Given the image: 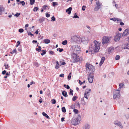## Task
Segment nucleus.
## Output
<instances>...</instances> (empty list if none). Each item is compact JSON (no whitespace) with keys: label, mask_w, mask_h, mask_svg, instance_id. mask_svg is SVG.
Listing matches in <instances>:
<instances>
[{"label":"nucleus","mask_w":129,"mask_h":129,"mask_svg":"<svg viewBox=\"0 0 129 129\" xmlns=\"http://www.w3.org/2000/svg\"><path fill=\"white\" fill-rule=\"evenodd\" d=\"M5 68L6 69H8L9 67L8 66V64L6 65V64H5Z\"/></svg>","instance_id":"13d9d810"},{"label":"nucleus","mask_w":129,"mask_h":129,"mask_svg":"<svg viewBox=\"0 0 129 129\" xmlns=\"http://www.w3.org/2000/svg\"><path fill=\"white\" fill-rule=\"evenodd\" d=\"M61 110L62 111L63 113H65L66 112V108L64 107H63L61 109Z\"/></svg>","instance_id":"2f4dec72"},{"label":"nucleus","mask_w":129,"mask_h":129,"mask_svg":"<svg viewBox=\"0 0 129 129\" xmlns=\"http://www.w3.org/2000/svg\"><path fill=\"white\" fill-rule=\"evenodd\" d=\"M30 4L31 5H33L35 2V0H29Z\"/></svg>","instance_id":"c756f323"},{"label":"nucleus","mask_w":129,"mask_h":129,"mask_svg":"<svg viewBox=\"0 0 129 129\" xmlns=\"http://www.w3.org/2000/svg\"><path fill=\"white\" fill-rule=\"evenodd\" d=\"M59 65L58 63V61H57L56 62V64L55 67V68L57 69H58L59 68Z\"/></svg>","instance_id":"a878e982"},{"label":"nucleus","mask_w":129,"mask_h":129,"mask_svg":"<svg viewBox=\"0 0 129 129\" xmlns=\"http://www.w3.org/2000/svg\"><path fill=\"white\" fill-rule=\"evenodd\" d=\"M110 19L111 20H113L114 21H115L116 20V18H110Z\"/></svg>","instance_id":"3c124183"},{"label":"nucleus","mask_w":129,"mask_h":129,"mask_svg":"<svg viewBox=\"0 0 129 129\" xmlns=\"http://www.w3.org/2000/svg\"><path fill=\"white\" fill-rule=\"evenodd\" d=\"M71 77V73H70L69 75L68 76V80H70Z\"/></svg>","instance_id":"ea45409f"},{"label":"nucleus","mask_w":129,"mask_h":129,"mask_svg":"<svg viewBox=\"0 0 129 129\" xmlns=\"http://www.w3.org/2000/svg\"><path fill=\"white\" fill-rule=\"evenodd\" d=\"M87 94H86V93H84V97L85 98H86V99H88V98L87 97Z\"/></svg>","instance_id":"e2e57ef3"},{"label":"nucleus","mask_w":129,"mask_h":129,"mask_svg":"<svg viewBox=\"0 0 129 129\" xmlns=\"http://www.w3.org/2000/svg\"><path fill=\"white\" fill-rule=\"evenodd\" d=\"M101 43L95 40L93 41V44H91L89 46V48H100Z\"/></svg>","instance_id":"f257e3e1"},{"label":"nucleus","mask_w":129,"mask_h":129,"mask_svg":"<svg viewBox=\"0 0 129 129\" xmlns=\"http://www.w3.org/2000/svg\"><path fill=\"white\" fill-rule=\"evenodd\" d=\"M44 20V19L43 18H42L39 19V22L40 23H42V22Z\"/></svg>","instance_id":"79ce46f5"},{"label":"nucleus","mask_w":129,"mask_h":129,"mask_svg":"<svg viewBox=\"0 0 129 129\" xmlns=\"http://www.w3.org/2000/svg\"><path fill=\"white\" fill-rule=\"evenodd\" d=\"M63 86L64 87L66 88L67 89H69L70 88L69 86L68 85H66L65 84H64L63 85Z\"/></svg>","instance_id":"72a5a7b5"},{"label":"nucleus","mask_w":129,"mask_h":129,"mask_svg":"<svg viewBox=\"0 0 129 129\" xmlns=\"http://www.w3.org/2000/svg\"><path fill=\"white\" fill-rule=\"evenodd\" d=\"M72 9V8L69 7L66 10V12L68 13V14H70L71 13Z\"/></svg>","instance_id":"a211bd4d"},{"label":"nucleus","mask_w":129,"mask_h":129,"mask_svg":"<svg viewBox=\"0 0 129 129\" xmlns=\"http://www.w3.org/2000/svg\"><path fill=\"white\" fill-rule=\"evenodd\" d=\"M80 49H74L73 53L72 54L78 55L80 52Z\"/></svg>","instance_id":"9b49d317"},{"label":"nucleus","mask_w":129,"mask_h":129,"mask_svg":"<svg viewBox=\"0 0 129 129\" xmlns=\"http://www.w3.org/2000/svg\"><path fill=\"white\" fill-rule=\"evenodd\" d=\"M72 48H80L81 47L79 46L77 44H75L73 45L72 47Z\"/></svg>","instance_id":"6ab92c4d"},{"label":"nucleus","mask_w":129,"mask_h":129,"mask_svg":"<svg viewBox=\"0 0 129 129\" xmlns=\"http://www.w3.org/2000/svg\"><path fill=\"white\" fill-rule=\"evenodd\" d=\"M43 42L45 43L48 44L50 42V40L48 39H46L44 40Z\"/></svg>","instance_id":"5701e85b"},{"label":"nucleus","mask_w":129,"mask_h":129,"mask_svg":"<svg viewBox=\"0 0 129 129\" xmlns=\"http://www.w3.org/2000/svg\"><path fill=\"white\" fill-rule=\"evenodd\" d=\"M57 51L59 50V52H61L63 50V49H57Z\"/></svg>","instance_id":"bf43d9fd"},{"label":"nucleus","mask_w":129,"mask_h":129,"mask_svg":"<svg viewBox=\"0 0 129 129\" xmlns=\"http://www.w3.org/2000/svg\"><path fill=\"white\" fill-rule=\"evenodd\" d=\"M24 31V30L22 28H20V29L19 30V31L20 33H22Z\"/></svg>","instance_id":"09e8293b"},{"label":"nucleus","mask_w":129,"mask_h":129,"mask_svg":"<svg viewBox=\"0 0 129 129\" xmlns=\"http://www.w3.org/2000/svg\"><path fill=\"white\" fill-rule=\"evenodd\" d=\"M110 38L109 37H104L102 39V42L103 44L104 45L107 44L109 42V40Z\"/></svg>","instance_id":"0eeeda50"},{"label":"nucleus","mask_w":129,"mask_h":129,"mask_svg":"<svg viewBox=\"0 0 129 129\" xmlns=\"http://www.w3.org/2000/svg\"><path fill=\"white\" fill-rule=\"evenodd\" d=\"M86 6H83L82 7V10L84 11L85 10V8Z\"/></svg>","instance_id":"603ef678"},{"label":"nucleus","mask_w":129,"mask_h":129,"mask_svg":"<svg viewBox=\"0 0 129 129\" xmlns=\"http://www.w3.org/2000/svg\"><path fill=\"white\" fill-rule=\"evenodd\" d=\"M114 123L116 125L119 126L121 128H123V126L122 125L121 123L118 121L117 120L114 121Z\"/></svg>","instance_id":"9d476101"},{"label":"nucleus","mask_w":129,"mask_h":129,"mask_svg":"<svg viewBox=\"0 0 129 129\" xmlns=\"http://www.w3.org/2000/svg\"><path fill=\"white\" fill-rule=\"evenodd\" d=\"M20 42L19 41H18L17 43V45H16V47H17L20 44Z\"/></svg>","instance_id":"0e129e2a"},{"label":"nucleus","mask_w":129,"mask_h":129,"mask_svg":"<svg viewBox=\"0 0 129 129\" xmlns=\"http://www.w3.org/2000/svg\"><path fill=\"white\" fill-rule=\"evenodd\" d=\"M100 7L96 6L94 8V10L96 11H98L100 8Z\"/></svg>","instance_id":"4c0bfd02"},{"label":"nucleus","mask_w":129,"mask_h":129,"mask_svg":"<svg viewBox=\"0 0 129 129\" xmlns=\"http://www.w3.org/2000/svg\"><path fill=\"white\" fill-rule=\"evenodd\" d=\"M124 85V84L122 83H120L119 84V87L120 88V89L122 87V86H123Z\"/></svg>","instance_id":"c03bdc74"},{"label":"nucleus","mask_w":129,"mask_h":129,"mask_svg":"<svg viewBox=\"0 0 129 129\" xmlns=\"http://www.w3.org/2000/svg\"><path fill=\"white\" fill-rule=\"evenodd\" d=\"M46 16L47 17H48L50 16V15L48 13H46Z\"/></svg>","instance_id":"680f3d73"},{"label":"nucleus","mask_w":129,"mask_h":129,"mask_svg":"<svg viewBox=\"0 0 129 129\" xmlns=\"http://www.w3.org/2000/svg\"><path fill=\"white\" fill-rule=\"evenodd\" d=\"M20 3L22 4V6H24L25 4V3L24 1H22L21 2H20Z\"/></svg>","instance_id":"6e6d98bb"},{"label":"nucleus","mask_w":129,"mask_h":129,"mask_svg":"<svg viewBox=\"0 0 129 129\" xmlns=\"http://www.w3.org/2000/svg\"><path fill=\"white\" fill-rule=\"evenodd\" d=\"M81 118V117L80 115H79L78 117L77 118L74 119H73L71 121V123L75 125L78 124L80 122Z\"/></svg>","instance_id":"f03ea898"},{"label":"nucleus","mask_w":129,"mask_h":129,"mask_svg":"<svg viewBox=\"0 0 129 129\" xmlns=\"http://www.w3.org/2000/svg\"><path fill=\"white\" fill-rule=\"evenodd\" d=\"M80 37L79 36H73L71 37V42L72 43L73 42H76L78 43H80Z\"/></svg>","instance_id":"20e7f679"},{"label":"nucleus","mask_w":129,"mask_h":129,"mask_svg":"<svg viewBox=\"0 0 129 129\" xmlns=\"http://www.w3.org/2000/svg\"><path fill=\"white\" fill-rule=\"evenodd\" d=\"M28 36H31V37L33 36H34V35L32 34L30 32H29L28 33Z\"/></svg>","instance_id":"864d4df0"},{"label":"nucleus","mask_w":129,"mask_h":129,"mask_svg":"<svg viewBox=\"0 0 129 129\" xmlns=\"http://www.w3.org/2000/svg\"><path fill=\"white\" fill-rule=\"evenodd\" d=\"M129 33V30L128 29H125L122 34V36H126Z\"/></svg>","instance_id":"4468645a"},{"label":"nucleus","mask_w":129,"mask_h":129,"mask_svg":"<svg viewBox=\"0 0 129 129\" xmlns=\"http://www.w3.org/2000/svg\"><path fill=\"white\" fill-rule=\"evenodd\" d=\"M77 97L76 96H74L72 100L73 101H75L77 99Z\"/></svg>","instance_id":"a19ab883"},{"label":"nucleus","mask_w":129,"mask_h":129,"mask_svg":"<svg viewBox=\"0 0 129 129\" xmlns=\"http://www.w3.org/2000/svg\"><path fill=\"white\" fill-rule=\"evenodd\" d=\"M49 53L50 54L52 55L54 54V52L53 51H49Z\"/></svg>","instance_id":"49530a36"},{"label":"nucleus","mask_w":129,"mask_h":129,"mask_svg":"<svg viewBox=\"0 0 129 129\" xmlns=\"http://www.w3.org/2000/svg\"><path fill=\"white\" fill-rule=\"evenodd\" d=\"M76 13H75V15L73 17V18H79V17L76 15Z\"/></svg>","instance_id":"a18cd8bd"},{"label":"nucleus","mask_w":129,"mask_h":129,"mask_svg":"<svg viewBox=\"0 0 129 129\" xmlns=\"http://www.w3.org/2000/svg\"><path fill=\"white\" fill-rule=\"evenodd\" d=\"M94 75L92 74L91 73H90L88 76V79L90 83H92V82L93 79Z\"/></svg>","instance_id":"1a4fd4ad"},{"label":"nucleus","mask_w":129,"mask_h":129,"mask_svg":"<svg viewBox=\"0 0 129 129\" xmlns=\"http://www.w3.org/2000/svg\"><path fill=\"white\" fill-rule=\"evenodd\" d=\"M72 59L71 61L74 63H77L80 61V59L79 56L77 55L71 54Z\"/></svg>","instance_id":"7ed1b4c3"},{"label":"nucleus","mask_w":129,"mask_h":129,"mask_svg":"<svg viewBox=\"0 0 129 129\" xmlns=\"http://www.w3.org/2000/svg\"><path fill=\"white\" fill-rule=\"evenodd\" d=\"M114 49H108L106 50V51H108L109 54H110L113 51Z\"/></svg>","instance_id":"393cba45"},{"label":"nucleus","mask_w":129,"mask_h":129,"mask_svg":"<svg viewBox=\"0 0 129 129\" xmlns=\"http://www.w3.org/2000/svg\"><path fill=\"white\" fill-rule=\"evenodd\" d=\"M122 48H129V43L126 44H123L122 45Z\"/></svg>","instance_id":"2eb2a0df"},{"label":"nucleus","mask_w":129,"mask_h":129,"mask_svg":"<svg viewBox=\"0 0 129 129\" xmlns=\"http://www.w3.org/2000/svg\"><path fill=\"white\" fill-rule=\"evenodd\" d=\"M118 89V90H115L114 91L113 99H115L116 98H119L120 97V91Z\"/></svg>","instance_id":"423d86ee"},{"label":"nucleus","mask_w":129,"mask_h":129,"mask_svg":"<svg viewBox=\"0 0 129 129\" xmlns=\"http://www.w3.org/2000/svg\"><path fill=\"white\" fill-rule=\"evenodd\" d=\"M105 57H102L101 60L100 62L99 63V65L101 66V65L103 63L105 59Z\"/></svg>","instance_id":"f3484780"},{"label":"nucleus","mask_w":129,"mask_h":129,"mask_svg":"<svg viewBox=\"0 0 129 129\" xmlns=\"http://www.w3.org/2000/svg\"><path fill=\"white\" fill-rule=\"evenodd\" d=\"M96 6H97L100 7L101 6V5L100 4V2H99V1L97 2L96 3Z\"/></svg>","instance_id":"37998d69"},{"label":"nucleus","mask_w":129,"mask_h":129,"mask_svg":"<svg viewBox=\"0 0 129 129\" xmlns=\"http://www.w3.org/2000/svg\"><path fill=\"white\" fill-rule=\"evenodd\" d=\"M120 58V57L119 55H117L115 57V59L116 60H119Z\"/></svg>","instance_id":"f704fd0d"},{"label":"nucleus","mask_w":129,"mask_h":129,"mask_svg":"<svg viewBox=\"0 0 129 129\" xmlns=\"http://www.w3.org/2000/svg\"><path fill=\"white\" fill-rule=\"evenodd\" d=\"M121 34L118 32L116 34V35L114 37V40L115 41H118L121 37Z\"/></svg>","instance_id":"6e6552de"},{"label":"nucleus","mask_w":129,"mask_h":129,"mask_svg":"<svg viewBox=\"0 0 129 129\" xmlns=\"http://www.w3.org/2000/svg\"><path fill=\"white\" fill-rule=\"evenodd\" d=\"M13 52V53H17V52L15 49L13 51H12Z\"/></svg>","instance_id":"052dcab7"},{"label":"nucleus","mask_w":129,"mask_h":129,"mask_svg":"<svg viewBox=\"0 0 129 129\" xmlns=\"http://www.w3.org/2000/svg\"><path fill=\"white\" fill-rule=\"evenodd\" d=\"M90 126L89 124H86L83 127V129H89Z\"/></svg>","instance_id":"aec40b11"},{"label":"nucleus","mask_w":129,"mask_h":129,"mask_svg":"<svg viewBox=\"0 0 129 129\" xmlns=\"http://www.w3.org/2000/svg\"><path fill=\"white\" fill-rule=\"evenodd\" d=\"M20 14V13H17L15 15V16L16 17H18Z\"/></svg>","instance_id":"4d7b16f0"},{"label":"nucleus","mask_w":129,"mask_h":129,"mask_svg":"<svg viewBox=\"0 0 129 129\" xmlns=\"http://www.w3.org/2000/svg\"><path fill=\"white\" fill-rule=\"evenodd\" d=\"M51 103L53 104H55L56 102V100L54 99H52L51 100Z\"/></svg>","instance_id":"c9c22d12"},{"label":"nucleus","mask_w":129,"mask_h":129,"mask_svg":"<svg viewBox=\"0 0 129 129\" xmlns=\"http://www.w3.org/2000/svg\"><path fill=\"white\" fill-rule=\"evenodd\" d=\"M47 8L48 10L49 9L50 6L47 5H44L43 6L42 8L44 10H45Z\"/></svg>","instance_id":"b1692460"},{"label":"nucleus","mask_w":129,"mask_h":129,"mask_svg":"<svg viewBox=\"0 0 129 129\" xmlns=\"http://www.w3.org/2000/svg\"><path fill=\"white\" fill-rule=\"evenodd\" d=\"M73 111L76 114H77L78 113V110L76 109H74L73 110Z\"/></svg>","instance_id":"e433bc0d"},{"label":"nucleus","mask_w":129,"mask_h":129,"mask_svg":"<svg viewBox=\"0 0 129 129\" xmlns=\"http://www.w3.org/2000/svg\"><path fill=\"white\" fill-rule=\"evenodd\" d=\"M53 4V7H55V6L57 5H58V3L56 2H53L52 3Z\"/></svg>","instance_id":"473e14b6"},{"label":"nucleus","mask_w":129,"mask_h":129,"mask_svg":"<svg viewBox=\"0 0 129 129\" xmlns=\"http://www.w3.org/2000/svg\"><path fill=\"white\" fill-rule=\"evenodd\" d=\"M52 20L54 21L55 20V18L54 16H53L51 18Z\"/></svg>","instance_id":"5fc2aeb1"},{"label":"nucleus","mask_w":129,"mask_h":129,"mask_svg":"<svg viewBox=\"0 0 129 129\" xmlns=\"http://www.w3.org/2000/svg\"><path fill=\"white\" fill-rule=\"evenodd\" d=\"M38 9V8L37 7H35L34 9V11H36Z\"/></svg>","instance_id":"8fccbe9b"},{"label":"nucleus","mask_w":129,"mask_h":129,"mask_svg":"<svg viewBox=\"0 0 129 129\" xmlns=\"http://www.w3.org/2000/svg\"><path fill=\"white\" fill-rule=\"evenodd\" d=\"M76 105L78 107V108H80V104L79 102H77L76 103Z\"/></svg>","instance_id":"de8ad7c7"},{"label":"nucleus","mask_w":129,"mask_h":129,"mask_svg":"<svg viewBox=\"0 0 129 129\" xmlns=\"http://www.w3.org/2000/svg\"><path fill=\"white\" fill-rule=\"evenodd\" d=\"M91 89H87L86 90L85 92L86 94H87L88 93L91 92Z\"/></svg>","instance_id":"c85d7f7f"},{"label":"nucleus","mask_w":129,"mask_h":129,"mask_svg":"<svg viewBox=\"0 0 129 129\" xmlns=\"http://www.w3.org/2000/svg\"><path fill=\"white\" fill-rule=\"evenodd\" d=\"M35 65L37 67H38L39 66V64L37 62H35L34 63Z\"/></svg>","instance_id":"338daca9"},{"label":"nucleus","mask_w":129,"mask_h":129,"mask_svg":"<svg viewBox=\"0 0 129 129\" xmlns=\"http://www.w3.org/2000/svg\"><path fill=\"white\" fill-rule=\"evenodd\" d=\"M70 92H69V94L71 95H73V90L71 89H70Z\"/></svg>","instance_id":"58836bf2"},{"label":"nucleus","mask_w":129,"mask_h":129,"mask_svg":"<svg viewBox=\"0 0 129 129\" xmlns=\"http://www.w3.org/2000/svg\"><path fill=\"white\" fill-rule=\"evenodd\" d=\"M81 101L82 104L83 105H85L86 104V103L85 102L84 98L81 99Z\"/></svg>","instance_id":"412c9836"},{"label":"nucleus","mask_w":129,"mask_h":129,"mask_svg":"<svg viewBox=\"0 0 129 129\" xmlns=\"http://www.w3.org/2000/svg\"><path fill=\"white\" fill-rule=\"evenodd\" d=\"M85 67L86 69L87 70L88 69L89 70L94 72V71L95 68L94 66L92 65L89 63L87 62L86 64Z\"/></svg>","instance_id":"39448f33"},{"label":"nucleus","mask_w":129,"mask_h":129,"mask_svg":"<svg viewBox=\"0 0 129 129\" xmlns=\"http://www.w3.org/2000/svg\"><path fill=\"white\" fill-rule=\"evenodd\" d=\"M62 93L64 97H67L68 95H67V92L65 91H63L62 92Z\"/></svg>","instance_id":"4be33fe9"},{"label":"nucleus","mask_w":129,"mask_h":129,"mask_svg":"<svg viewBox=\"0 0 129 129\" xmlns=\"http://www.w3.org/2000/svg\"><path fill=\"white\" fill-rule=\"evenodd\" d=\"M42 101H43V99H42L41 98V99H40L39 100V102L41 103L42 102Z\"/></svg>","instance_id":"774afa93"},{"label":"nucleus","mask_w":129,"mask_h":129,"mask_svg":"<svg viewBox=\"0 0 129 129\" xmlns=\"http://www.w3.org/2000/svg\"><path fill=\"white\" fill-rule=\"evenodd\" d=\"M41 52H42V53H41V55L43 56L46 53V51L44 50H41Z\"/></svg>","instance_id":"bb28decb"},{"label":"nucleus","mask_w":129,"mask_h":129,"mask_svg":"<svg viewBox=\"0 0 129 129\" xmlns=\"http://www.w3.org/2000/svg\"><path fill=\"white\" fill-rule=\"evenodd\" d=\"M42 114L44 116L46 117L47 118L49 119L50 118L48 116V115L45 112H43Z\"/></svg>","instance_id":"cd10ccee"},{"label":"nucleus","mask_w":129,"mask_h":129,"mask_svg":"<svg viewBox=\"0 0 129 129\" xmlns=\"http://www.w3.org/2000/svg\"><path fill=\"white\" fill-rule=\"evenodd\" d=\"M84 42H85L86 43H88V41L87 40V38L85 37H83L81 38H80V43L81 42H83L84 43H84Z\"/></svg>","instance_id":"ddd939ff"},{"label":"nucleus","mask_w":129,"mask_h":129,"mask_svg":"<svg viewBox=\"0 0 129 129\" xmlns=\"http://www.w3.org/2000/svg\"><path fill=\"white\" fill-rule=\"evenodd\" d=\"M4 10V8L2 6H0V15L3 13Z\"/></svg>","instance_id":"dca6fc26"},{"label":"nucleus","mask_w":129,"mask_h":129,"mask_svg":"<svg viewBox=\"0 0 129 129\" xmlns=\"http://www.w3.org/2000/svg\"><path fill=\"white\" fill-rule=\"evenodd\" d=\"M67 43V41L65 40L62 42V44L63 45H66Z\"/></svg>","instance_id":"7c9ffc66"},{"label":"nucleus","mask_w":129,"mask_h":129,"mask_svg":"<svg viewBox=\"0 0 129 129\" xmlns=\"http://www.w3.org/2000/svg\"><path fill=\"white\" fill-rule=\"evenodd\" d=\"M100 49H90L89 51L90 54H94L99 51Z\"/></svg>","instance_id":"f8f14e48"},{"label":"nucleus","mask_w":129,"mask_h":129,"mask_svg":"<svg viewBox=\"0 0 129 129\" xmlns=\"http://www.w3.org/2000/svg\"><path fill=\"white\" fill-rule=\"evenodd\" d=\"M116 20H117L118 22H120L122 20L121 19L118 18H116Z\"/></svg>","instance_id":"69168bd1"}]
</instances>
